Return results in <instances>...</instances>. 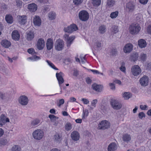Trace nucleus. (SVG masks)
Returning a JSON list of instances; mask_svg holds the SVG:
<instances>
[{"label": "nucleus", "mask_w": 151, "mask_h": 151, "mask_svg": "<svg viewBox=\"0 0 151 151\" xmlns=\"http://www.w3.org/2000/svg\"><path fill=\"white\" fill-rule=\"evenodd\" d=\"M44 132L41 129H38L34 131L32 133L33 138L37 140L41 139L44 136Z\"/></svg>", "instance_id": "obj_1"}, {"label": "nucleus", "mask_w": 151, "mask_h": 151, "mask_svg": "<svg viewBox=\"0 0 151 151\" xmlns=\"http://www.w3.org/2000/svg\"><path fill=\"white\" fill-rule=\"evenodd\" d=\"M129 29L131 34H136L139 32L140 28L138 24L133 23L130 25Z\"/></svg>", "instance_id": "obj_2"}, {"label": "nucleus", "mask_w": 151, "mask_h": 151, "mask_svg": "<svg viewBox=\"0 0 151 151\" xmlns=\"http://www.w3.org/2000/svg\"><path fill=\"white\" fill-rule=\"evenodd\" d=\"M64 47V42L63 40L58 39L55 42V47L56 50L58 51L62 50Z\"/></svg>", "instance_id": "obj_3"}, {"label": "nucleus", "mask_w": 151, "mask_h": 151, "mask_svg": "<svg viewBox=\"0 0 151 151\" xmlns=\"http://www.w3.org/2000/svg\"><path fill=\"white\" fill-rule=\"evenodd\" d=\"M110 104L112 107L114 109H119L122 107V105L121 102L118 100L114 99H112L111 100Z\"/></svg>", "instance_id": "obj_4"}, {"label": "nucleus", "mask_w": 151, "mask_h": 151, "mask_svg": "<svg viewBox=\"0 0 151 151\" xmlns=\"http://www.w3.org/2000/svg\"><path fill=\"white\" fill-rule=\"evenodd\" d=\"M79 19L83 21L87 20L89 17V15L87 12L85 10L80 12L78 14Z\"/></svg>", "instance_id": "obj_5"}, {"label": "nucleus", "mask_w": 151, "mask_h": 151, "mask_svg": "<svg viewBox=\"0 0 151 151\" xmlns=\"http://www.w3.org/2000/svg\"><path fill=\"white\" fill-rule=\"evenodd\" d=\"M63 37L66 41L67 47L69 48L75 39V37L73 36L69 37L68 35L67 34H65Z\"/></svg>", "instance_id": "obj_6"}, {"label": "nucleus", "mask_w": 151, "mask_h": 151, "mask_svg": "<svg viewBox=\"0 0 151 151\" xmlns=\"http://www.w3.org/2000/svg\"><path fill=\"white\" fill-rule=\"evenodd\" d=\"M78 28L76 25L75 24L70 25L67 27H65L64 30L65 32L71 33L73 32L76 31Z\"/></svg>", "instance_id": "obj_7"}, {"label": "nucleus", "mask_w": 151, "mask_h": 151, "mask_svg": "<svg viewBox=\"0 0 151 151\" xmlns=\"http://www.w3.org/2000/svg\"><path fill=\"white\" fill-rule=\"evenodd\" d=\"M131 70L132 74L134 76H137L141 73L140 68L137 65H135L133 66Z\"/></svg>", "instance_id": "obj_8"}, {"label": "nucleus", "mask_w": 151, "mask_h": 151, "mask_svg": "<svg viewBox=\"0 0 151 151\" xmlns=\"http://www.w3.org/2000/svg\"><path fill=\"white\" fill-rule=\"evenodd\" d=\"M110 127V123L107 121H103L99 125L98 128L99 129L104 130L107 129Z\"/></svg>", "instance_id": "obj_9"}, {"label": "nucleus", "mask_w": 151, "mask_h": 151, "mask_svg": "<svg viewBox=\"0 0 151 151\" xmlns=\"http://www.w3.org/2000/svg\"><path fill=\"white\" fill-rule=\"evenodd\" d=\"M29 101L27 97L25 95L21 96L19 99V103L23 106L26 105Z\"/></svg>", "instance_id": "obj_10"}, {"label": "nucleus", "mask_w": 151, "mask_h": 151, "mask_svg": "<svg viewBox=\"0 0 151 151\" xmlns=\"http://www.w3.org/2000/svg\"><path fill=\"white\" fill-rule=\"evenodd\" d=\"M149 78L146 76H144L139 80V83L142 86H145L148 84Z\"/></svg>", "instance_id": "obj_11"}, {"label": "nucleus", "mask_w": 151, "mask_h": 151, "mask_svg": "<svg viewBox=\"0 0 151 151\" xmlns=\"http://www.w3.org/2000/svg\"><path fill=\"white\" fill-rule=\"evenodd\" d=\"M63 74V73L61 72H60L59 73H56V77L58 81L61 89V84L63 83L64 82V79L62 77V76Z\"/></svg>", "instance_id": "obj_12"}, {"label": "nucleus", "mask_w": 151, "mask_h": 151, "mask_svg": "<svg viewBox=\"0 0 151 151\" xmlns=\"http://www.w3.org/2000/svg\"><path fill=\"white\" fill-rule=\"evenodd\" d=\"M91 87L93 90L98 92H101L103 88V86L102 85L97 84L95 83L92 84Z\"/></svg>", "instance_id": "obj_13"}, {"label": "nucleus", "mask_w": 151, "mask_h": 151, "mask_svg": "<svg viewBox=\"0 0 151 151\" xmlns=\"http://www.w3.org/2000/svg\"><path fill=\"white\" fill-rule=\"evenodd\" d=\"M45 46V42L42 38H40L38 39L37 44V47L39 50L43 49Z\"/></svg>", "instance_id": "obj_14"}, {"label": "nucleus", "mask_w": 151, "mask_h": 151, "mask_svg": "<svg viewBox=\"0 0 151 151\" xmlns=\"http://www.w3.org/2000/svg\"><path fill=\"white\" fill-rule=\"evenodd\" d=\"M9 122V118H6L4 114H2L0 116V126H2L6 122Z\"/></svg>", "instance_id": "obj_15"}, {"label": "nucleus", "mask_w": 151, "mask_h": 151, "mask_svg": "<svg viewBox=\"0 0 151 151\" xmlns=\"http://www.w3.org/2000/svg\"><path fill=\"white\" fill-rule=\"evenodd\" d=\"M135 5L132 2L130 1L126 4V9L129 12H132L135 9Z\"/></svg>", "instance_id": "obj_16"}, {"label": "nucleus", "mask_w": 151, "mask_h": 151, "mask_svg": "<svg viewBox=\"0 0 151 151\" xmlns=\"http://www.w3.org/2000/svg\"><path fill=\"white\" fill-rule=\"evenodd\" d=\"M132 48L133 45L132 44H127L124 47V51L125 53H129L132 51Z\"/></svg>", "instance_id": "obj_17"}, {"label": "nucleus", "mask_w": 151, "mask_h": 151, "mask_svg": "<svg viewBox=\"0 0 151 151\" xmlns=\"http://www.w3.org/2000/svg\"><path fill=\"white\" fill-rule=\"evenodd\" d=\"M53 47V40L52 39L48 38L46 42V47L48 50H50L52 49Z\"/></svg>", "instance_id": "obj_18"}, {"label": "nucleus", "mask_w": 151, "mask_h": 151, "mask_svg": "<svg viewBox=\"0 0 151 151\" xmlns=\"http://www.w3.org/2000/svg\"><path fill=\"white\" fill-rule=\"evenodd\" d=\"M26 38L28 41L32 40L34 38L35 34L32 31H29L26 32Z\"/></svg>", "instance_id": "obj_19"}, {"label": "nucleus", "mask_w": 151, "mask_h": 151, "mask_svg": "<svg viewBox=\"0 0 151 151\" xmlns=\"http://www.w3.org/2000/svg\"><path fill=\"white\" fill-rule=\"evenodd\" d=\"M71 137L73 140L75 141H76L79 139L80 136L78 132L74 131L71 133Z\"/></svg>", "instance_id": "obj_20"}, {"label": "nucleus", "mask_w": 151, "mask_h": 151, "mask_svg": "<svg viewBox=\"0 0 151 151\" xmlns=\"http://www.w3.org/2000/svg\"><path fill=\"white\" fill-rule=\"evenodd\" d=\"M117 148V146L114 142L110 143L108 146V151H115Z\"/></svg>", "instance_id": "obj_21"}, {"label": "nucleus", "mask_w": 151, "mask_h": 151, "mask_svg": "<svg viewBox=\"0 0 151 151\" xmlns=\"http://www.w3.org/2000/svg\"><path fill=\"white\" fill-rule=\"evenodd\" d=\"M33 22L36 26H40L41 23V21L40 17L39 16H35L33 20Z\"/></svg>", "instance_id": "obj_22"}, {"label": "nucleus", "mask_w": 151, "mask_h": 151, "mask_svg": "<svg viewBox=\"0 0 151 151\" xmlns=\"http://www.w3.org/2000/svg\"><path fill=\"white\" fill-rule=\"evenodd\" d=\"M12 38L14 40H18L19 39V34L17 30L13 31L12 32Z\"/></svg>", "instance_id": "obj_23"}, {"label": "nucleus", "mask_w": 151, "mask_h": 151, "mask_svg": "<svg viewBox=\"0 0 151 151\" xmlns=\"http://www.w3.org/2000/svg\"><path fill=\"white\" fill-rule=\"evenodd\" d=\"M28 9L31 12H35L37 9V5L34 3L28 4Z\"/></svg>", "instance_id": "obj_24"}, {"label": "nucleus", "mask_w": 151, "mask_h": 151, "mask_svg": "<svg viewBox=\"0 0 151 151\" xmlns=\"http://www.w3.org/2000/svg\"><path fill=\"white\" fill-rule=\"evenodd\" d=\"M1 45L5 48H8L11 45V42L9 41L6 40H3L1 42Z\"/></svg>", "instance_id": "obj_25"}, {"label": "nucleus", "mask_w": 151, "mask_h": 151, "mask_svg": "<svg viewBox=\"0 0 151 151\" xmlns=\"http://www.w3.org/2000/svg\"><path fill=\"white\" fill-rule=\"evenodd\" d=\"M138 43L139 46L141 48H144L146 47L147 45L146 41L143 39L139 40Z\"/></svg>", "instance_id": "obj_26"}, {"label": "nucleus", "mask_w": 151, "mask_h": 151, "mask_svg": "<svg viewBox=\"0 0 151 151\" xmlns=\"http://www.w3.org/2000/svg\"><path fill=\"white\" fill-rule=\"evenodd\" d=\"M40 123V120L38 119H35L31 122L30 124V127L33 128L37 125Z\"/></svg>", "instance_id": "obj_27"}, {"label": "nucleus", "mask_w": 151, "mask_h": 151, "mask_svg": "<svg viewBox=\"0 0 151 151\" xmlns=\"http://www.w3.org/2000/svg\"><path fill=\"white\" fill-rule=\"evenodd\" d=\"M123 140L127 143L131 139V137L130 134H125L122 136Z\"/></svg>", "instance_id": "obj_28"}, {"label": "nucleus", "mask_w": 151, "mask_h": 151, "mask_svg": "<svg viewBox=\"0 0 151 151\" xmlns=\"http://www.w3.org/2000/svg\"><path fill=\"white\" fill-rule=\"evenodd\" d=\"M139 57V55L138 53L135 52H134L130 55V60L131 61L134 62L137 60Z\"/></svg>", "instance_id": "obj_29"}, {"label": "nucleus", "mask_w": 151, "mask_h": 151, "mask_svg": "<svg viewBox=\"0 0 151 151\" xmlns=\"http://www.w3.org/2000/svg\"><path fill=\"white\" fill-rule=\"evenodd\" d=\"M9 95L7 93L0 92V98L2 100L6 99L8 100L9 99Z\"/></svg>", "instance_id": "obj_30"}, {"label": "nucleus", "mask_w": 151, "mask_h": 151, "mask_svg": "<svg viewBox=\"0 0 151 151\" xmlns=\"http://www.w3.org/2000/svg\"><path fill=\"white\" fill-rule=\"evenodd\" d=\"M19 22L22 24H25L27 22V17L26 16H19Z\"/></svg>", "instance_id": "obj_31"}, {"label": "nucleus", "mask_w": 151, "mask_h": 151, "mask_svg": "<svg viewBox=\"0 0 151 151\" xmlns=\"http://www.w3.org/2000/svg\"><path fill=\"white\" fill-rule=\"evenodd\" d=\"M53 139L54 141L56 142H60L62 139L61 137L58 133H56L54 135Z\"/></svg>", "instance_id": "obj_32"}, {"label": "nucleus", "mask_w": 151, "mask_h": 151, "mask_svg": "<svg viewBox=\"0 0 151 151\" xmlns=\"http://www.w3.org/2000/svg\"><path fill=\"white\" fill-rule=\"evenodd\" d=\"M102 46L101 42L99 41L97 42L95 44L93 47V49L95 50L98 51L99 50L101 49V48Z\"/></svg>", "instance_id": "obj_33"}, {"label": "nucleus", "mask_w": 151, "mask_h": 151, "mask_svg": "<svg viewBox=\"0 0 151 151\" xmlns=\"http://www.w3.org/2000/svg\"><path fill=\"white\" fill-rule=\"evenodd\" d=\"M106 27L104 25H101L100 26L98 29V30L99 33L101 34H103L106 31Z\"/></svg>", "instance_id": "obj_34"}, {"label": "nucleus", "mask_w": 151, "mask_h": 151, "mask_svg": "<svg viewBox=\"0 0 151 151\" xmlns=\"http://www.w3.org/2000/svg\"><path fill=\"white\" fill-rule=\"evenodd\" d=\"M115 3V0H107L106 5L108 7H111L114 6Z\"/></svg>", "instance_id": "obj_35"}, {"label": "nucleus", "mask_w": 151, "mask_h": 151, "mask_svg": "<svg viewBox=\"0 0 151 151\" xmlns=\"http://www.w3.org/2000/svg\"><path fill=\"white\" fill-rule=\"evenodd\" d=\"M5 19L6 22L9 24L12 23L13 22V17L10 15H7L6 16Z\"/></svg>", "instance_id": "obj_36"}, {"label": "nucleus", "mask_w": 151, "mask_h": 151, "mask_svg": "<svg viewBox=\"0 0 151 151\" xmlns=\"http://www.w3.org/2000/svg\"><path fill=\"white\" fill-rule=\"evenodd\" d=\"M56 17V14L55 12H50L48 14L49 19L50 20H52L55 19Z\"/></svg>", "instance_id": "obj_37"}, {"label": "nucleus", "mask_w": 151, "mask_h": 151, "mask_svg": "<svg viewBox=\"0 0 151 151\" xmlns=\"http://www.w3.org/2000/svg\"><path fill=\"white\" fill-rule=\"evenodd\" d=\"M65 128L67 131L70 130L72 128L71 124L69 122H67L65 125Z\"/></svg>", "instance_id": "obj_38"}, {"label": "nucleus", "mask_w": 151, "mask_h": 151, "mask_svg": "<svg viewBox=\"0 0 151 151\" xmlns=\"http://www.w3.org/2000/svg\"><path fill=\"white\" fill-rule=\"evenodd\" d=\"M131 96V95L129 92H125L123 95V97L126 100L129 99Z\"/></svg>", "instance_id": "obj_39"}, {"label": "nucleus", "mask_w": 151, "mask_h": 151, "mask_svg": "<svg viewBox=\"0 0 151 151\" xmlns=\"http://www.w3.org/2000/svg\"><path fill=\"white\" fill-rule=\"evenodd\" d=\"M12 151H21V148L18 145H14L12 147Z\"/></svg>", "instance_id": "obj_40"}, {"label": "nucleus", "mask_w": 151, "mask_h": 151, "mask_svg": "<svg viewBox=\"0 0 151 151\" xmlns=\"http://www.w3.org/2000/svg\"><path fill=\"white\" fill-rule=\"evenodd\" d=\"M46 61L48 65L52 68L55 70H58V69L57 68L54 64L51 63L50 61L48 60H46Z\"/></svg>", "instance_id": "obj_41"}, {"label": "nucleus", "mask_w": 151, "mask_h": 151, "mask_svg": "<svg viewBox=\"0 0 151 151\" xmlns=\"http://www.w3.org/2000/svg\"><path fill=\"white\" fill-rule=\"evenodd\" d=\"M118 14L119 12L117 11L112 12L110 14V17L112 19L116 18L118 16Z\"/></svg>", "instance_id": "obj_42"}, {"label": "nucleus", "mask_w": 151, "mask_h": 151, "mask_svg": "<svg viewBox=\"0 0 151 151\" xmlns=\"http://www.w3.org/2000/svg\"><path fill=\"white\" fill-rule=\"evenodd\" d=\"M101 0H93L92 4L94 6H98L101 4Z\"/></svg>", "instance_id": "obj_43"}, {"label": "nucleus", "mask_w": 151, "mask_h": 151, "mask_svg": "<svg viewBox=\"0 0 151 151\" xmlns=\"http://www.w3.org/2000/svg\"><path fill=\"white\" fill-rule=\"evenodd\" d=\"M111 31L112 32H114V34H116L118 32V27L114 25L112 26L111 28Z\"/></svg>", "instance_id": "obj_44"}, {"label": "nucleus", "mask_w": 151, "mask_h": 151, "mask_svg": "<svg viewBox=\"0 0 151 151\" xmlns=\"http://www.w3.org/2000/svg\"><path fill=\"white\" fill-rule=\"evenodd\" d=\"M117 49L115 48L112 49L110 53L112 56L116 55L117 54Z\"/></svg>", "instance_id": "obj_45"}, {"label": "nucleus", "mask_w": 151, "mask_h": 151, "mask_svg": "<svg viewBox=\"0 0 151 151\" xmlns=\"http://www.w3.org/2000/svg\"><path fill=\"white\" fill-rule=\"evenodd\" d=\"M147 56L146 54H141L140 56V58L141 60L143 61H145L146 59Z\"/></svg>", "instance_id": "obj_46"}, {"label": "nucleus", "mask_w": 151, "mask_h": 151, "mask_svg": "<svg viewBox=\"0 0 151 151\" xmlns=\"http://www.w3.org/2000/svg\"><path fill=\"white\" fill-rule=\"evenodd\" d=\"M8 143L7 140L5 139H1L0 140V144L2 145H5Z\"/></svg>", "instance_id": "obj_47"}, {"label": "nucleus", "mask_w": 151, "mask_h": 151, "mask_svg": "<svg viewBox=\"0 0 151 151\" xmlns=\"http://www.w3.org/2000/svg\"><path fill=\"white\" fill-rule=\"evenodd\" d=\"M120 70L124 73L126 72V68L124 66V63H122L121 64V66L119 68Z\"/></svg>", "instance_id": "obj_48"}, {"label": "nucleus", "mask_w": 151, "mask_h": 151, "mask_svg": "<svg viewBox=\"0 0 151 151\" xmlns=\"http://www.w3.org/2000/svg\"><path fill=\"white\" fill-rule=\"evenodd\" d=\"M83 0H73V2L76 5H78L81 4L83 1Z\"/></svg>", "instance_id": "obj_49"}, {"label": "nucleus", "mask_w": 151, "mask_h": 151, "mask_svg": "<svg viewBox=\"0 0 151 151\" xmlns=\"http://www.w3.org/2000/svg\"><path fill=\"white\" fill-rule=\"evenodd\" d=\"M17 5V6L21 8L22 6V2L20 0H16Z\"/></svg>", "instance_id": "obj_50"}, {"label": "nucleus", "mask_w": 151, "mask_h": 151, "mask_svg": "<svg viewBox=\"0 0 151 151\" xmlns=\"http://www.w3.org/2000/svg\"><path fill=\"white\" fill-rule=\"evenodd\" d=\"M145 114L143 112H140L138 114V116L140 119H142L143 117H145Z\"/></svg>", "instance_id": "obj_51"}, {"label": "nucleus", "mask_w": 151, "mask_h": 151, "mask_svg": "<svg viewBox=\"0 0 151 151\" xmlns=\"http://www.w3.org/2000/svg\"><path fill=\"white\" fill-rule=\"evenodd\" d=\"M27 52L29 54H35L34 50L33 48L29 49L27 50Z\"/></svg>", "instance_id": "obj_52"}, {"label": "nucleus", "mask_w": 151, "mask_h": 151, "mask_svg": "<svg viewBox=\"0 0 151 151\" xmlns=\"http://www.w3.org/2000/svg\"><path fill=\"white\" fill-rule=\"evenodd\" d=\"M140 109L142 110H145L147 109L148 106L146 105H141L139 106Z\"/></svg>", "instance_id": "obj_53"}, {"label": "nucleus", "mask_w": 151, "mask_h": 151, "mask_svg": "<svg viewBox=\"0 0 151 151\" xmlns=\"http://www.w3.org/2000/svg\"><path fill=\"white\" fill-rule=\"evenodd\" d=\"M7 6L5 4H2L1 6V8L2 10H4L7 9Z\"/></svg>", "instance_id": "obj_54"}, {"label": "nucleus", "mask_w": 151, "mask_h": 151, "mask_svg": "<svg viewBox=\"0 0 151 151\" xmlns=\"http://www.w3.org/2000/svg\"><path fill=\"white\" fill-rule=\"evenodd\" d=\"M109 85L110 87V89L113 90H114L115 89V85L112 83H110Z\"/></svg>", "instance_id": "obj_55"}, {"label": "nucleus", "mask_w": 151, "mask_h": 151, "mask_svg": "<svg viewBox=\"0 0 151 151\" xmlns=\"http://www.w3.org/2000/svg\"><path fill=\"white\" fill-rule=\"evenodd\" d=\"M49 118L50 119L52 120H55V119L57 118V119L58 118V117H57L54 115L52 114H50L49 115Z\"/></svg>", "instance_id": "obj_56"}, {"label": "nucleus", "mask_w": 151, "mask_h": 151, "mask_svg": "<svg viewBox=\"0 0 151 151\" xmlns=\"http://www.w3.org/2000/svg\"><path fill=\"white\" fill-rule=\"evenodd\" d=\"M82 101L83 102L84 104H87L89 103V101L86 99L83 98Z\"/></svg>", "instance_id": "obj_57"}, {"label": "nucleus", "mask_w": 151, "mask_h": 151, "mask_svg": "<svg viewBox=\"0 0 151 151\" xmlns=\"http://www.w3.org/2000/svg\"><path fill=\"white\" fill-rule=\"evenodd\" d=\"M147 32L149 34L151 35V25H150L147 27Z\"/></svg>", "instance_id": "obj_58"}, {"label": "nucleus", "mask_w": 151, "mask_h": 151, "mask_svg": "<svg viewBox=\"0 0 151 151\" xmlns=\"http://www.w3.org/2000/svg\"><path fill=\"white\" fill-rule=\"evenodd\" d=\"M97 102V99L93 100L91 102V105L92 106L94 107L96 106V104Z\"/></svg>", "instance_id": "obj_59"}, {"label": "nucleus", "mask_w": 151, "mask_h": 151, "mask_svg": "<svg viewBox=\"0 0 151 151\" xmlns=\"http://www.w3.org/2000/svg\"><path fill=\"white\" fill-rule=\"evenodd\" d=\"M148 0H139V2L142 4H146L147 3Z\"/></svg>", "instance_id": "obj_60"}, {"label": "nucleus", "mask_w": 151, "mask_h": 151, "mask_svg": "<svg viewBox=\"0 0 151 151\" xmlns=\"http://www.w3.org/2000/svg\"><path fill=\"white\" fill-rule=\"evenodd\" d=\"M86 55H85L84 57H81V61L83 63H84L86 62V60L85 58V57Z\"/></svg>", "instance_id": "obj_61"}, {"label": "nucleus", "mask_w": 151, "mask_h": 151, "mask_svg": "<svg viewBox=\"0 0 151 151\" xmlns=\"http://www.w3.org/2000/svg\"><path fill=\"white\" fill-rule=\"evenodd\" d=\"M78 75V72L77 70H74L73 75L74 76H77Z\"/></svg>", "instance_id": "obj_62"}, {"label": "nucleus", "mask_w": 151, "mask_h": 151, "mask_svg": "<svg viewBox=\"0 0 151 151\" xmlns=\"http://www.w3.org/2000/svg\"><path fill=\"white\" fill-rule=\"evenodd\" d=\"M64 103V100L63 99H61L59 101V104L58 105L59 106H60L61 104H63Z\"/></svg>", "instance_id": "obj_63"}, {"label": "nucleus", "mask_w": 151, "mask_h": 151, "mask_svg": "<svg viewBox=\"0 0 151 151\" xmlns=\"http://www.w3.org/2000/svg\"><path fill=\"white\" fill-rule=\"evenodd\" d=\"M91 81V79L89 78H88L86 79V82L88 84H90Z\"/></svg>", "instance_id": "obj_64"}]
</instances>
